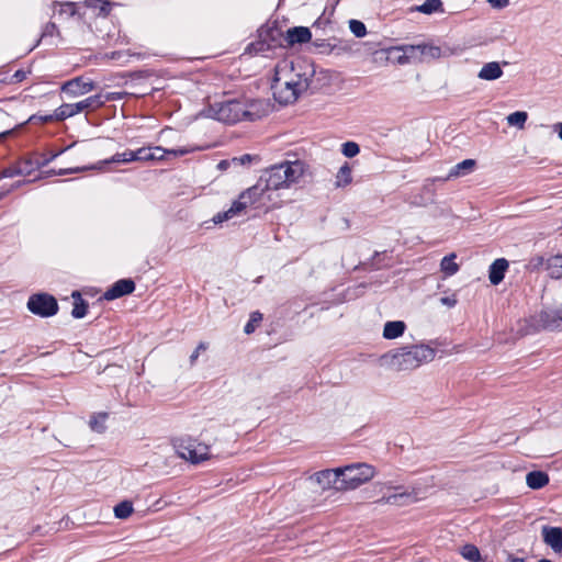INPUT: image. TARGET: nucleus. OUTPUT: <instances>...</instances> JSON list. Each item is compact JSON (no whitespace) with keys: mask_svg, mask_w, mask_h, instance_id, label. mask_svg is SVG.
<instances>
[{"mask_svg":"<svg viewBox=\"0 0 562 562\" xmlns=\"http://www.w3.org/2000/svg\"><path fill=\"white\" fill-rule=\"evenodd\" d=\"M314 75L313 65L305 59H283L274 68L271 89L276 101L291 104L307 90Z\"/></svg>","mask_w":562,"mask_h":562,"instance_id":"nucleus-1","label":"nucleus"},{"mask_svg":"<svg viewBox=\"0 0 562 562\" xmlns=\"http://www.w3.org/2000/svg\"><path fill=\"white\" fill-rule=\"evenodd\" d=\"M456 254H450L441 259L440 269L447 276H453L458 272L459 266L454 261Z\"/></svg>","mask_w":562,"mask_h":562,"instance_id":"nucleus-28","label":"nucleus"},{"mask_svg":"<svg viewBox=\"0 0 562 562\" xmlns=\"http://www.w3.org/2000/svg\"><path fill=\"white\" fill-rule=\"evenodd\" d=\"M351 181H352L351 168L346 162L338 170V172L336 175V182L335 183H336L337 187H346L349 183H351Z\"/></svg>","mask_w":562,"mask_h":562,"instance_id":"nucleus-30","label":"nucleus"},{"mask_svg":"<svg viewBox=\"0 0 562 562\" xmlns=\"http://www.w3.org/2000/svg\"><path fill=\"white\" fill-rule=\"evenodd\" d=\"M135 284L130 279H122L116 281L110 289H108L103 297L108 301H112L115 299H119L121 296H124L126 294H130L134 291Z\"/></svg>","mask_w":562,"mask_h":562,"instance_id":"nucleus-15","label":"nucleus"},{"mask_svg":"<svg viewBox=\"0 0 562 562\" xmlns=\"http://www.w3.org/2000/svg\"><path fill=\"white\" fill-rule=\"evenodd\" d=\"M543 541L554 551L562 552V528L544 526L542 528Z\"/></svg>","mask_w":562,"mask_h":562,"instance_id":"nucleus-16","label":"nucleus"},{"mask_svg":"<svg viewBox=\"0 0 562 562\" xmlns=\"http://www.w3.org/2000/svg\"><path fill=\"white\" fill-rule=\"evenodd\" d=\"M149 149H151L155 153V156L162 155V158L166 156L167 149H165L160 146L149 147Z\"/></svg>","mask_w":562,"mask_h":562,"instance_id":"nucleus-56","label":"nucleus"},{"mask_svg":"<svg viewBox=\"0 0 562 562\" xmlns=\"http://www.w3.org/2000/svg\"><path fill=\"white\" fill-rule=\"evenodd\" d=\"M231 166H234L233 164V158L231 160H221L218 164H217V168L220 170H227Z\"/></svg>","mask_w":562,"mask_h":562,"instance_id":"nucleus-52","label":"nucleus"},{"mask_svg":"<svg viewBox=\"0 0 562 562\" xmlns=\"http://www.w3.org/2000/svg\"><path fill=\"white\" fill-rule=\"evenodd\" d=\"M87 4L92 8H99L100 12L103 14H108L110 9V2L102 0H87Z\"/></svg>","mask_w":562,"mask_h":562,"instance_id":"nucleus-40","label":"nucleus"},{"mask_svg":"<svg viewBox=\"0 0 562 562\" xmlns=\"http://www.w3.org/2000/svg\"><path fill=\"white\" fill-rule=\"evenodd\" d=\"M503 69L498 61H490L483 65L477 72V78L485 81H493L503 76Z\"/></svg>","mask_w":562,"mask_h":562,"instance_id":"nucleus-20","label":"nucleus"},{"mask_svg":"<svg viewBox=\"0 0 562 562\" xmlns=\"http://www.w3.org/2000/svg\"><path fill=\"white\" fill-rule=\"evenodd\" d=\"M105 419H106V414H100L98 416H94L91 420H90V427L95 430V431H103L104 429V423H105Z\"/></svg>","mask_w":562,"mask_h":562,"instance_id":"nucleus-39","label":"nucleus"},{"mask_svg":"<svg viewBox=\"0 0 562 562\" xmlns=\"http://www.w3.org/2000/svg\"><path fill=\"white\" fill-rule=\"evenodd\" d=\"M274 191L277 190L272 188L268 182L267 176L262 172L256 184L243 191L228 210L214 215V224H222L225 221L243 215L248 206L265 210L277 207L278 203L273 196Z\"/></svg>","mask_w":562,"mask_h":562,"instance_id":"nucleus-2","label":"nucleus"},{"mask_svg":"<svg viewBox=\"0 0 562 562\" xmlns=\"http://www.w3.org/2000/svg\"><path fill=\"white\" fill-rule=\"evenodd\" d=\"M55 30H56V25L54 23L46 24V26L43 31V36L53 35Z\"/></svg>","mask_w":562,"mask_h":562,"instance_id":"nucleus-53","label":"nucleus"},{"mask_svg":"<svg viewBox=\"0 0 562 562\" xmlns=\"http://www.w3.org/2000/svg\"><path fill=\"white\" fill-rule=\"evenodd\" d=\"M71 146H72V145H70V146H68V147H66V148H64V149H60L59 151H56V153L52 154V155H50V157H49V158H47V159L43 162V165H46V164H48V162L53 161L56 157H58L59 155H61L65 150H67V149H68V148H70Z\"/></svg>","mask_w":562,"mask_h":562,"instance_id":"nucleus-54","label":"nucleus"},{"mask_svg":"<svg viewBox=\"0 0 562 562\" xmlns=\"http://www.w3.org/2000/svg\"><path fill=\"white\" fill-rule=\"evenodd\" d=\"M132 161H136V156L134 154V150H125L123 153H116L109 159L101 160L97 162L95 165H92L91 168L93 170H102L103 167L108 164H128Z\"/></svg>","mask_w":562,"mask_h":562,"instance_id":"nucleus-19","label":"nucleus"},{"mask_svg":"<svg viewBox=\"0 0 562 562\" xmlns=\"http://www.w3.org/2000/svg\"><path fill=\"white\" fill-rule=\"evenodd\" d=\"M416 11L424 14L443 13V3L441 0H426L416 8Z\"/></svg>","mask_w":562,"mask_h":562,"instance_id":"nucleus-27","label":"nucleus"},{"mask_svg":"<svg viewBox=\"0 0 562 562\" xmlns=\"http://www.w3.org/2000/svg\"><path fill=\"white\" fill-rule=\"evenodd\" d=\"M116 93L94 94L77 103H65L56 109V116L66 120L87 110H95L109 100H115Z\"/></svg>","mask_w":562,"mask_h":562,"instance_id":"nucleus-8","label":"nucleus"},{"mask_svg":"<svg viewBox=\"0 0 562 562\" xmlns=\"http://www.w3.org/2000/svg\"><path fill=\"white\" fill-rule=\"evenodd\" d=\"M94 89V82L83 77H76L66 81L61 86V92L68 98H77L91 92Z\"/></svg>","mask_w":562,"mask_h":562,"instance_id":"nucleus-13","label":"nucleus"},{"mask_svg":"<svg viewBox=\"0 0 562 562\" xmlns=\"http://www.w3.org/2000/svg\"><path fill=\"white\" fill-rule=\"evenodd\" d=\"M341 153L348 157L352 158L360 153V147L355 142H346L341 145Z\"/></svg>","mask_w":562,"mask_h":562,"instance_id":"nucleus-37","label":"nucleus"},{"mask_svg":"<svg viewBox=\"0 0 562 562\" xmlns=\"http://www.w3.org/2000/svg\"><path fill=\"white\" fill-rule=\"evenodd\" d=\"M2 198V194H0V199Z\"/></svg>","mask_w":562,"mask_h":562,"instance_id":"nucleus-59","label":"nucleus"},{"mask_svg":"<svg viewBox=\"0 0 562 562\" xmlns=\"http://www.w3.org/2000/svg\"><path fill=\"white\" fill-rule=\"evenodd\" d=\"M72 297H74V308L71 311V315L75 318H82V317H85L86 314H87L88 305L82 300V297H81L79 292H74L72 293Z\"/></svg>","mask_w":562,"mask_h":562,"instance_id":"nucleus-29","label":"nucleus"},{"mask_svg":"<svg viewBox=\"0 0 562 562\" xmlns=\"http://www.w3.org/2000/svg\"><path fill=\"white\" fill-rule=\"evenodd\" d=\"M507 562H525V559L524 558H517V557H514V555L509 554L508 558H507Z\"/></svg>","mask_w":562,"mask_h":562,"instance_id":"nucleus-57","label":"nucleus"},{"mask_svg":"<svg viewBox=\"0 0 562 562\" xmlns=\"http://www.w3.org/2000/svg\"><path fill=\"white\" fill-rule=\"evenodd\" d=\"M442 305L448 307H453L457 304V299L454 296H445L440 299Z\"/></svg>","mask_w":562,"mask_h":562,"instance_id":"nucleus-50","label":"nucleus"},{"mask_svg":"<svg viewBox=\"0 0 562 562\" xmlns=\"http://www.w3.org/2000/svg\"><path fill=\"white\" fill-rule=\"evenodd\" d=\"M133 504L130 501H123L114 507V515L119 519H126L133 514Z\"/></svg>","mask_w":562,"mask_h":562,"instance_id":"nucleus-32","label":"nucleus"},{"mask_svg":"<svg viewBox=\"0 0 562 562\" xmlns=\"http://www.w3.org/2000/svg\"><path fill=\"white\" fill-rule=\"evenodd\" d=\"M474 167H475V160L464 159L463 161L457 164L456 166H453L450 169V171L447 176V179L458 178V177L469 175L473 171Z\"/></svg>","mask_w":562,"mask_h":562,"instance_id":"nucleus-24","label":"nucleus"},{"mask_svg":"<svg viewBox=\"0 0 562 562\" xmlns=\"http://www.w3.org/2000/svg\"><path fill=\"white\" fill-rule=\"evenodd\" d=\"M441 55L440 47L429 44H419V63L438 59Z\"/></svg>","mask_w":562,"mask_h":562,"instance_id":"nucleus-25","label":"nucleus"},{"mask_svg":"<svg viewBox=\"0 0 562 562\" xmlns=\"http://www.w3.org/2000/svg\"><path fill=\"white\" fill-rule=\"evenodd\" d=\"M85 170H92V168H91V166L77 167V168H64V169H59L57 171H53L52 173L57 175V176H65V175L76 173V172H80V171H85Z\"/></svg>","mask_w":562,"mask_h":562,"instance_id":"nucleus-41","label":"nucleus"},{"mask_svg":"<svg viewBox=\"0 0 562 562\" xmlns=\"http://www.w3.org/2000/svg\"><path fill=\"white\" fill-rule=\"evenodd\" d=\"M310 480L318 484L324 491L329 488L338 491V485L341 483L339 468L318 471Z\"/></svg>","mask_w":562,"mask_h":562,"instance_id":"nucleus-14","label":"nucleus"},{"mask_svg":"<svg viewBox=\"0 0 562 562\" xmlns=\"http://www.w3.org/2000/svg\"><path fill=\"white\" fill-rule=\"evenodd\" d=\"M389 53L391 55H394V59L397 64H400V65L409 64L404 52H391V49H390Z\"/></svg>","mask_w":562,"mask_h":562,"instance_id":"nucleus-47","label":"nucleus"},{"mask_svg":"<svg viewBox=\"0 0 562 562\" xmlns=\"http://www.w3.org/2000/svg\"><path fill=\"white\" fill-rule=\"evenodd\" d=\"M391 52H404L409 64L419 63V44L394 46Z\"/></svg>","mask_w":562,"mask_h":562,"instance_id":"nucleus-26","label":"nucleus"},{"mask_svg":"<svg viewBox=\"0 0 562 562\" xmlns=\"http://www.w3.org/2000/svg\"><path fill=\"white\" fill-rule=\"evenodd\" d=\"M261 321H262V314L259 312H252L250 314L249 321L245 325L244 331L248 335L254 333Z\"/></svg>","mask_w":562,"mask_h":562,"instance_id":"nucleus-35","label":"nucleus"},{"mask_svg":"<svg viewBox=\"0 0 562 562\" xmlns=\"http://www.w3.org/2000/svg\"><path fill=\"white\" fill-rule=\"evenodd\" d=\"M552 130L558 134V137L562 140V122H558L552 125Z\"/></svg>","mask_w":562,"mask_h":562,"instance_id":"nucleus-55","label":"nucleus"},{"mask_svg":"<svg viewBox=\"0 0 562 562\" xmlns=\"http://www.w3.org/2000/svg\"><path fill=\"white\" fill-rule=\"evenodd\" d=\"M539 562H551V561L547 560V559H541Z\"/></svg>","mask_w":562,"mask_h":562,"instance_id":"nucleus-58","label":"nucleus"},{"mask_svg":"<svg viewBox=\"0 0 562 562\" xmlns=\"http://www.w3.org/2000/svg\"><path fill=\"white\" fill-rule=\"evenodd\" d=\"M508 268V261L504 258L496 259L491 266L488 270V279L492 284H499L503 279L505 271Z\"/></svg>","mask_w":562,"mask_h":562,"instance_id":"nucleus-21","label":"nucleus"},{"mask_svg":"<svg viewBox=\"0 0 562 562\" xmlns=\"http://www.w3.org/2000/svg\"><path fill=\"white\" fill-rule=\"evenodd\" d=\"M486 2L493 8L497 10L505 9L509 5V0H486Z\"/></svg>","mask_w":562,"mask_h":562,"instance_id":"nucleus-46","label":"nucleus"},{"mask_svg":"<svg viewBox=\"0 0 562 562\" xmlns=\"http://www.w3.org/2000/svg\"><path fill=\"white\" fill-rule=\"evenodd\" d=\"M173 447L177 454L193 464L210 459V448L193 438H179L175 440Z\"/></svg>","mask_w":562,"mask_h":562,"instance_id":"nucleus-9","label":"nucleus"},{"mask_svg":"<svg viewBox=\"0 0 562 562\" xmlns=\"http://www.w3.org/2000/svg\"><path fill=\"white\" fill-rule=\"evenodd\" d=\"M38 166L40 165L37 162L34 164L31 159H23L18 162L19 168L27 170V176H30Z\"/></svg>","mask_w":562,"mask_h":562,"instance_id":"nucleus-42","label":"nucleus"},{"mask_svg":"<svg viewBox=\"0 0 562 562\" xmlns=\"http://www.w3.org/2000/svg\"><path fill=\"white\" fill-rule=\"evenodd\" d=\"M531 326L535 329L562 330V305L547 306L538 314L531 316Z\"/></svg>","mask_w":562,"mask_h":562,"instance_id":"nucleus-10","label":"nucleus"},{"mask_svg":"<svg viewBox=\"0 0 562 562\" xmlns=\"http://www.w3.org/2000/svg\"><path fill=\"white\" fill-rule=\"evenodd\" d=\"M526 483L528 487L539 490L549 483V475L542 471H531L526 475Z\"/></svg>","mask_w":562,"mask_h":562,"instance_id":"nucleus-23","label":"nucleus"},{"mask_svg":"<svg viewBox=\"0 0 562 562\" xmlns=\"http://www.w3.org/2000/svg\"><path fill=\"white\" fill-rule=\"evenodd\" d=\"M31 121L32 120H38L41 121L42 123H47V122H52V121H64L63 119H58L56 116V110L54 111L53 114H48V115H34L30 119Z\"/></svg>","mask_w":562,"mask_h":562,"instance_id":"nucleus-43","label":"nucleus"},{"mask_svg":"<svg viewBox=\"0 0 562 562\" xmlns=\"http://www.w3.org/2000/svg\"><path fill=\"white\" fill-rule=\"evenodd\" d=\"M27 76V72L24 71V70H16L13 76H12V79L15 81V82H21L23 81Z\"/></svg>","mask_w":562,"mask_h":562,"instance_id":"nucleus-51","label":"nucleus"},{"mask_svg":"<svg viewBox=\"0 0 562 562\" xmlns=\"http://www.w3.org/2000/svg\"><path fill=\"white\" fill-rule=\"evenodd\" d=\"M207 349V344L205 342H200L198 345V347L195 348V350L192 352V355L190 356V363L191 366L194 364V362L196 361V359L199 358L200 356V352L201 351H205Z\"/></svg>","mask_w":562,"mask_h":562,"instance_id":"nucleus-45","label":"nucleus"},{"mask_svg":"<svg viewBox=\"0 0 562 562\" xmlns=\"http://www.w3.org/2000/svg\"><path fill=\"white\" fill-rule=\"evenodd\" d=\"M434 479L425 477L418 482H415L409 488L403 492H395L389 496L382 497L378 502L380 504H390L403 506L411 503L418 502L427 496L429 491L434 487Z\"/></svg>","mask_w":562,"mask_h":562,"instance_id":"nucleus-6","label":"nucleus"},{"mask_svg":"<svg viewBox=\"0 0 562 562\" xmlns=\"http://www.w3.org/2000/svg\"><path fill=\"white\" fill-rule=\"evenodd\" d=\"M312 33L308 27L295 26L286 31L285 41L289 45L303 44L310 42Z\"/></svg>","mask_w":562,"mask_h":562,"instance_id":"nucleus-17","label":"nucleus"},{"mask_svg":"<svg viewBox=\"0 0 562 562\" xmlns=\"http://www.w3.org/2000/svg\"><path fill=\"white\" fill-rule=\"evenodd\" d=\"M544 266L549 276L554 279L562 278V255L551 256L548 259L537 258V265Z\"/></svg>","mask_w":562,"mask_h":562,"instance_id":"nucleus-18","label":"nucleus"},{"mask_svg":"<svg viewBox=\"0 0 562 562\" xmlns=\"http://www.w3.org/2000/svg\"><path fill=\"white\" fill-rule=\"evenodd\" d=\"M307 165L300 159L285 160L263 171L276 190L291 189L301 184L307 173Z\"/></svg>","mask_w":562,"mask_h":562,"instance_id":"nucleus-4","label":"nucleus"},{"mask_svg":"<svg viewBox=\"0 0 562 562\" xmlns=\"http://www.w3.org/2000/svg\"><path fill=\"white\" fill-rule=\"evenodd\" d=\"M254 157L249 154L243 155L240 157H234L233 164L234 166H245L252 161Z\"/></svg>","mask_w":562,"mask_h":562,"instance_id":"nucleus-44","label":"nucleus"},{"mask_svg":"<svg viewBox=\"0 0 562 562\" xmlns=\"http://www.w3.org/2000/svg\"><path fill=\"white\" fill-rule=\"evenodd\" d=\"M349 29L351 31V33L356 36V37H364L367 35V27L366 25L359 21V20H350L349 21Z\"/></svg>","mask_w":562,"mask_h":562,"instance_id":"nucleus-36","label":"nucleus"},{"mask_svg":"<svg viewBox=\"0 0 562 562\" xmlns=\"http://www.w3.org/2000/svg\"><path fill=\"white\" fill-rule=\"evenodd\" d=\"M461 555L470 562H479L481 554L479 549L473 544H465L461 549Z\"/></svg>","mask_w":562,"mask_h":562,"instance_id":"nucleus-34","label":"nucleus"},{"mask_svg":"<svg viewBox=\"0 0 562 562\" xmlns=\"http://www.w3.org/2000/svg\"><path fill=\"white\" fill-rule=\"evenodd\" d=\"M136 161H149V160H161L162 155L155 156V153L149 147H142L134 150Z\"/></svg>","mask_w":562,"mask_h":562,"instance_id":"nucleus-33","label":"nucleus"},{"mask_svg":"<svg viewBox=\"0 0 562 562\" xmlns=\"http://www.w3.org/2000/svg\"><path fill=\"white\" fill-rule=\"evenodd\" d=\"M338 2H339V0H328L327 5L324 10V14L328 13L329 15H333Z\"/></svg>","mask_w":562,"mask_h":562,"instance_id":"nucleus-49","label":"nucleus"},{"mask_svg":"<svg viewBox=\"0 0 562 562\" xmlns=\"http://www.w3.org/2000/svg\"><path fill=\"white\" fill-rule=\"evenodd\" d=\"M528 119V114L525 111H516L514 113H510L507 115L506 121L508 125L516 126L519 130H522L525 127V123Z\"/></svg>","mask_w":562,"mask_h":562,"instance_id":"nucleus-31","label":"nucleus"},{"mask_svg":"<svg viewBox=\"0 0 562 562\" xmlns=\"http://www.w3.org/2000/svg\"><path fill=\"white\" fill-rule=\"evenodd\" d=\"M406 329V324L403 321H391L384 324L383 337L385 339H396L401 337Z\"/></svg>","mask_w":562,"mask_h":562,"instance_id":"nucleus-22","label":"nucleus"},{"mask_svg":"<svg viewBox=\"0 0 562 562\" xmlns=\"http://www.w3.org/2000/svg\"><path fill=\"white\" fill-rule=\"evenodd\" d=\"M243 110V100L233 99L211 104L206 115L226 124H234L244 120Z\"/></svg>","mask_w":562,"mask_h":562,"instance_id":"nucleus-7","label":"nucleus"},{"mask_svg":"<svg viewBox=\"0 0 562 562\" xmlns=\"http://www.w3.org/2000/svg\"><path fill=\"white\" fill-rule=\"evenodd\" d=\"M240 100H243L244 120L256 121L266 116L270 111V104L265 99L241 98Z\"/></svg>","mask_w":562,"mask_h":562,"instance_id":"nucleus-12","label":"nucleus"},{"mask_svg":"<svg viewBox=\"0 0 562 562\" xmlns=\"http://www.w3.org/2000/svg\"><path fill=\"white\" fill-rule=\"evenodd\" d=\"M190 151H191V149H189V148H173V149H167L166 155H172L175 157H178V156H183Z\"/></svg>","mask_w":562,"mask_h":562,"instance_id":"nucleus-48","label":"nucleus"},{"mask_svg":"<svg viewBox=\"0 0 562 562\" xmlns=\"http://www.w3.org/2000/svg\"><path fill=\"white\" fill-rule=\"evenodd\" d=\"M15 176H27V170L19 168L16 164L15 166L5 168L1 173V178H12Z\"/></svg>","mask_w":562,"mask_h":562,"instance_id":"nucleus-38","label":"nucleus"},{"mask_svg":"<svg viewBox=\"0 0 562 562\" xmlns=\"http://www.w3.org/2000/svg\"><path fill=\"white\" fill-rule=\"evenodd\" d=\"M27 308L42 317H49L57 313L56 300L48 294H35L29 299Z\"/></svg>","mask_w":562,"mask_h":562,"instance_id":"nucleus-11","label":"nucleus"},{"mask_svg":"<svg viewBox=\"0 0 562 562\" xmlns=\"http://www.w3.org/2000/svg\"><path fill=\"white\" fill-rule=\"evenodd\" d=\"M341 483L338 491L356 490L372 480L375 475L374 467L368 463H352L339 468Z\"/></svg>","mask_w":562,"mask_h":562,"instance_id":"nucleus-5","label":"nucleus"},{"mask_svg":"<svg viewBox=\"0 0 562 562\" xmlns=\"http://www.w3.org/2000/svg\"><path fill=\"white\" fill-rule=\"evenodd\" d=\"M436 350L426 344L403 346L383 353L379 363L394 371H412L435 359Z\"/></svg>","mask_w":562,"mask_h":562,"instance_id":"nucleus-3","label":"nucleus"}]
</instances>
